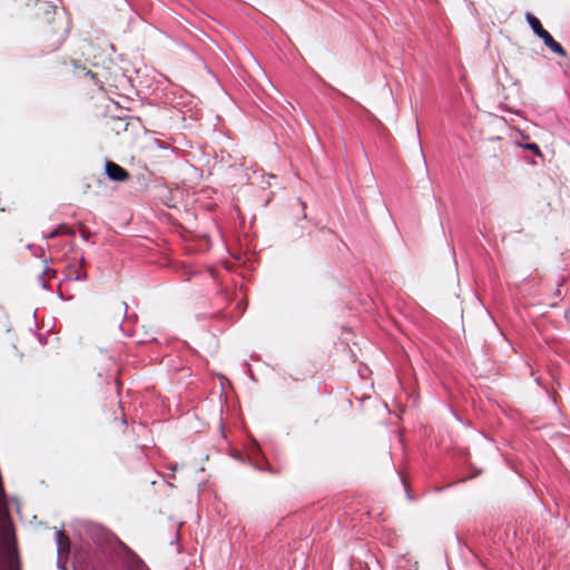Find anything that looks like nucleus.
<instances>
[{"instance_id":"f257e3e1","label":"nucleus","mask_w":570,"mask_h":570,"mask_svg":"<svg viewBox=\"0 0 570 570\" xmlns=\"http://www.w3.org/2000/svg\"><path fill=\"white\" fill-rule=\"evenodd\" d=\"M110 411L104 413V421L106 423H114L118 431H124L126 421L124 419V412L120 407V403L117 395H114L109 402Z\"/></svg>"},{"instance_id":"f03ea898","label":"nucleus","mask_w":570,"mask_h":570,"mask_svg":"<svg viewBox=\"0 0 570 570\" xmlns=\"http://www.w3.org/2000/svg\"><path fill=\"white\" fill-rule=\"evenodd\" d=\"M7 570H21L18 557V550L13 538L7 537L4 540Z\"/></svg>"},{"instance_id":"7ed1b4c3","label":"nucleus","mask_w":570,"mask_h":570,"mask_svg":"<svg viewBox=\"0 0 570 570\" xmlns=\"http://www.w3.org/2000/svg\"><path fill=\"white\" fill-rule=\"evenodd\" d=\"M105 169L106 175L112 181L122 183L129 178V173L125 168H122L121 166L111 160L106 161Z\"/></svg>"},{"instance_id":"20e7f679","label":"nucleus","mask_w":570,"mask_h":570,"mask_svg":"<svg viewBox=\"0 0 570 570\" xmlns=\"http://www.w3.org/2000/svg\"><path fill=\"white\" fill-rule=\"evenodd\" d=\"M45 12L46 14L49 16L48 22L50 24H53L49 31L52 33H60L61 36H63V33L66 32V28L62 23V17L57 14L56 7L51 4H46Z\"/></svg>"},{"instance_id":"39448f33","label":"nucleus","mask_w":570,"mask_h":570,"mask_svg":"<svg viewBox=\"0 0 570 570\" xmlns=\"http://www.w3.org/2000/svg\"><path fill=\"white\" fill-rule=\"evenodd\" d=\"M83 257L80 258L79 262H77L73 265H69L68 267V277L75 281H83L87 278V273L83 267Z\"/></svg>"},{"instance_id":"423d86ee","label":"nucleus","mask_w":570,"mask_h":570,"mask_svg":"<svg viewBox=\"0 0 570 570\" xmlns=\"http://www.w3.org/2000/svg\"><path fill=\"white\" fill-rule=\"evenodd\" d=\"M539 38L542 39V41L544 42V45L556 55H559V56H562L564 57L566 56V51L564 49L562 48V46L557 42L552 36L546 30L542 35L539 36Z\"/></svg>"},{"instance_id":"0eeeda50","label":"nucleus","mask_w":570,"mask_h":570,"mask_svg":"<svg viewBox=\"0 0 570 570\" xmlns=\"http://www.w3.org/2000/svg\"><path fill=\"white\" fill-rule=\"evenodd\" d=\"M60 235L75 236V230L71 227H69L68 225L61 224L55 230H52L50 234H48L47 237L48 238H55V237L60 236Z\"/></svg>"},{"instance_id":"6e6552de","label":"nucleus","mask_w":570,"mask_h":570,"mask_svg":"<svg viewBox=\"0 0 570 570\" xmlns=\"http://www.w3.org/2000/svg\"><path fill=\"white\" fill-rule=\"evenodd\" d=\"M527 20H528V23L530 24L531 29L538 37L546 31V29L542 28L541 22L539 21L538 18H535L531 14H528Z\"/></svg>"},{"instance_id":"1a4fd4ad","label":"nucleus","mask_w":570,"mask_h":570,"mask_svg":"<svg viewBox=\"0 0 570 570\" xmlns=\"http://www.w3.org/2000/svg\"><path fill=\"white\" fill-rule=\"evenodd\" d=\"M145 147L151 151L153 149H155L156 147H159V148H164L166 149L165 146L163 145H158V139L155 138L154 136H150L147 138V140H145Z\"/></svg>"},{"instance_id":"9d476101","label":"nucleus","mask_w":570,"mask_h":570,"mask_svg":"<svg viewBox=\"0 0 570 570\" xmlns=\"http://www.w3.org/2000/svg\"><path fill=\"white\" fill-rule=\"evenodd\" d=\"M524 148L528 149V150L533 151L538 156L541 155L540 148L538 147L537 144H527V145H524Z\"/></svg>"},{"instance_id":"9b49d317","label":"nucleus","mask_w":570,"mask_h":570,"mask_svg":"<svg viewBox=\"0 0 570 570\" xmlns=\"http://www.w3.org/2000/svg\"><path fill=\"white\" fill-rule=\"evenodd\" d=\"M80 233H81V236L83 239L88 240L89 239V236H90V232L88 230L87 227L85 226H81L80 227Z\"/></svg>"},{"instance_id":"f8f14e48","label":"nucleus","mask_w":570,"mask_h":570,"mask_svg":"<svg viewBox=\"0 0 570 570\" xmlns=\"http://www.w3.org/2000/svg\"><path fill=\"white\" fill-rule=\"evenodd\" d=\"M58 538L59 546H62L63 543L68 544V538L62 532H58Z\"/></svg>"},{"instance_id":"ddd939ff","label":"nucleus","mask_w":570,"mask_h":570,"mask_svg":"<svg viewBox=\"0 0 570 570\" xmlns=\"http://www.w3.org/2000/svg\"><path fill=\"white\" fill-rule=\"evenodd\" d=\"M86 76H88L95 83H98V80H97V75L91 72V71H88L86 73Z\"/></svg>"}]
</instances>
